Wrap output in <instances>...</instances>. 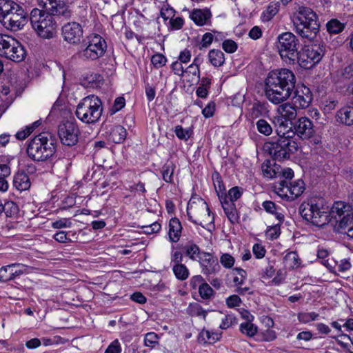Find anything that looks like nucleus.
I'll list each match as a JSON object with an SVG mask.
<instances>
[{"instance_id":"nucleus-3","label":"nucleus","mask_w":353,"mask_h":353,"mask_svg":"<svg viewBox=\"0 0 353 353\" xmlns=\"http://www.w3.org/2000/svg\"><path fill=\"white\" fill-rule=\"evenodd\" d=\"M187 213L189 219L210 231L214 228V216L211 214L207 203L201 197L192 196L188 201Z\"/></svg>"},{"instance_id":"nucleus-48","label":"nucleus","mask_w":353,"mask_h":353,"mask_svg":"<svg viewBox=\"0 0 353 353\" xmlns=\"http://www.w3.org/2000/svg\"><path fill=\"white\" fill-rule=\"evenodd\" d=\"M261 169L265 177L273 179L276 176L277 172L274 168H272L271 161L270 160H266L262 163Z\"/></svg>"},{"instance_id":"nucleus-46","label":"nucleus","mask_w":353,"mask_h":353,"mask_svg":"<svg viewBox=\"0 0 353 353\" xmlns=\"http://www.w3.org/2000/svg\"><path fill=\"white\" fill-rule=\"evenodd\" d=\"M240 330L242 334L249 337L254 336L257 332V327L252 323V321H246L240 325Z\"/></svg>"},{"instance_id":"nucleus-1","label":"nucleus","mask_w":353,"mask_h":353,"mask_svg":"<svg viewBox=\"0 0 353 353\" xmlns=\"http://www.w3.org/2000/svg\"><path fill=\"white\" fill-rule=\"evenodd\" d=\"M292 20L294 32L302 38L312 40L319 32L318 17L311 8H299Z\"/></svg>"},{"instance_id":"nucleus-32","label":"nucleus","mask_w":353,"mask_h":353,"mask_svg":"<svg viewBox=\"0 0 353 353\" xmlns=\"http://www.w3.org/2000/svg\"><path fill=\"white\" fill-rule=\"evenodd\" d=\"M220 337L221 334L203 329L199 334L198 341L201 343L212 344L219 341Z\"/></svg>"},{"instance_id":"nucleus-42","label":"nucleus","mask_w":353,"mask_h":353,"mask_svg":"<svg viewBox=\"0 0 353 353\" xmlns=\"http://www.w3.org/2000/svg\"><path fill=\"white\" fill-rule=\"evenodd\" d=\"M232 274L233 276L232 282L234 286L242 285L247 278L246 272L239 268L233 269Z\"/></svg>"},{"instance_id":"nucleus-31","label":"nucleus","mask_w":353,"mask_h":353,"mask_svg":"<svg viewBox=\"0 0 353 353\" xmlns=\"http://www.w3.org/2000/svg\"><path fill=\"white\" fill-rule=\"evenodd\" d=\"M181 225L176 218L171 219L169 223V238L172 242H177L181 233Z\"/></svg>"},{"instance_id":"nucleus-26","label":"nucleus","mask_w":353,"mask_h":353,"mask_svg":"<svg viewBox=\"0 0 353 353\" xmlns=\"http://www.w3.org/2000/svg\"><path fill=\"white\" fill-rule=\"evenodd\" d=\"M336 121L347 126L352 125L353 108L351 106H345L340 108L336 114Z\"/></svg>"},{"instance_id":"nucleus-36","label":"nucleus","mask_w":353,"mask_h":353,"mask_svg":"<svg viewBox=\"0 0 353 353\" xmlns=\"http://www.w3.org/2000/svg\"><path fill=\"white\" fill-rule=\"evenodd\" d=\"M345 23L340 21L337 19H330L326 24L327 30L330 34H339L345 28Z\"/></svg>"},{"instance_id":"nucleus-57","label":"nucleus","mask_w":353,"mask_h":353,"mask_svg":"<svg viewBox=\"0 0 353 353\" xmlns=\"http://www.w3.org/2000/svg\"><path fill=\"white\" fill-rule=\"evenodd\" d=\"M199 294L203 299H208L212 294L213 290L212 288L207 283H203L200 285Z\"/></svg>"},{"instance_id":"nucleus-16","label":"nucleus","mask_w":353,"mask_h":353,"mask_svg":"<svg viewBox=\"0 0 353 353\" xmlns=\"http://www.w3.org/2000/svg\"><path fill=\"white\" fill-rule=\"evenodd\" d=\"M26 23V13L19 5L8 15L3 17L1 23L8 29L17 31L21 29Z\"/></svg>"},{"instance_id":"nucleus-49","label":"nucleus","mask_w":353,"mask_h":353,"mask_svg":"<svg viewBox=\"0 0 353 353\" xmlns=\"http://www.w3.org/2000/svg\"><path fill=\"white\" fill-rule=\"evenodd\" d=\"M319 314L312 312H300L297 315L299 321L301 323H308L310 322L316 321Z\"/></svg>"},{"instance_id":"nucleus-60","label":"nucleus","mask_w":353,"mask_h":353,"mask_svg":"<svg viewBox=\"0 0 353 353\" xmlns=\"http://www.w3.org/2000/svg\"><path fill=\"white\" fill-rule=\"evenodd\" d=\"M352 264L349 259H343L336 263L337 270L340 272H345L350 269Z\"/></svg>"},{"instance_id":"nucleus-22","label":"nucleus","mask_w":353,"mask_h":353,"mask_svg":"<svg viewBox=\"0 0 353 353\" xmlns=\"http://www.w3.org/2000/svg\"><path fill=\"white\" fill-rule=\"evenodd\" d=\"M312 100V94L310 90L305 86L299 88L294 92V95L292 99L293 104L299 109L307 108Z\"/></svg>"},{"instance_id":"nucleus-63","label":"nucleus","mask_w":353,"mask_h":353,"mask_svg":"<svg viewBox=\"0 0 353 353\" xmlns=\"http://www.w3.org/2000/svg\"><path fill=\"white\" fill-rule=\"evenodd\" d=\"M121 347L117 339L113 341L107 347L105 353H121Z\"/></svg>"},{"instance_id":"nucleus-54","label":"nucleus","mask_w":353,"mask_h":353,"mask_svg":"<svg viewBox=\"0 0 353 353\" xmlns=\"http://www.w3.org/2000/svg\"><path fill=\"white\" fill-rule=\"evenodd\" d=\"M166 61L167 59L165 57H164L161 54H156L153 55L151 58V62L152 65L157 68H159L165 65Z\"/></svg>"},{"instance_id":"nucleus-51","label":"nucleus","mask_w":353,"mask_h":353,"mask_svg":"<svg viewBox=\"0 0 353 353\" xmlns=\"http://www.w3.org/2000/svg\"><path fill=\"white\" fill-rule=\"evenodd\" d=\"M243 192V188L235 186L229 190L228 195H223V196H227V200L229 202L234 203L242 196Z\"/></svg>"},{"instance_id":"nucleus-30","label":"nucleus","mask_w":353,"mask_h":353,"mask_svg":"<svg viewBox=\"0 0 353 353\" xmlns=\"http://www.w3.org/2000/svg\"><path fill=\"white\" fill-rule=\"evenodd\" d=\"M13 184L18 190L23 191L30 187V181L27 174L19 172L14 175Z\"/></svg>"},{"instance_id":"nucleus-62","label":"nucleus","mask_w":353,"mask_h":353,"mask_svg":"<svg viewBox=\"0 0 353 353\" xmlns=\"http://www.w3.org/2000/svg\"><path fill=\"white\" fill-rule=\"evenodd\" d=\"M214 185L216 191L218 192V196L220 195L219 192H222L224 190L223 185L221 181V176L219 173L216 172L212 175Z\"/></svg>"},{"instance_id":"nucleus-19","label":"nucleus","mask_w":353,"mask_h":353,"mask_svg":"<svg viewBox=\"0 0 353 353\" xmlns=\"http://www.w3.org/2000/svg\"><path fill=\"white\" fill-rule=\"evenodd\" d=\"M293 90L281 87L265 86V95L273 104L278 105L286 101L291 96Z\"/></svg>"},{"instance_id":"nucleus-37","label":"nucleus","mask_w":353,"mask_h":353,"mask_svg":"<svg viewBox=\"0 0 353 353\" xmlns=\"http://www.w3.org/2000/svg\"><path fill=\"white\" fill-rule=\"evenodd\" d=\"M284 263L286 267L294 269L301 265V259L295 252H288L284 257Z\"/></svg>"},{"instance_id":"nucleus-24","label":"nucleus","mask_w":353,"mask_h":353,"mask_svg":"<svg viewBox=\"0 0 353 353\" xmlns=\"http://www.w3.org/2000/svg\"><path fill=\"white\" fill-rule=\"evenodd\" d=\"M219 198L228 220L233 224L238 223L239 216L234 203L229 202L228 200H227V196H223V194L219 195Z\"/></svg>"},{"instance_id":"nucleus-14","label":"nucleus","mask_w":353,"mask_h":353,"mask_svg":"<svg viewBox=\"0 0 353 353\" xmlns=\"http://www.w3.org/2000/svg\"><path fill=\"white\" fill-rule=\"evenodd\" d=\"M276 192L283 198L294 200L299 196L305 190L303 181L299 179L291 183L286 180L281 181L274 186Z\"/></svg>"},{"instance_id":"nucleus-55","label":"nucleus","mask_w":353,"mask_h":353,"mask_svg":"<svg viewBox=\"0 0 353 353\" xmlns=\"http://www.w3.org/2000/svg\"><path fill=\"white\" fill-rule=\"evenodd\" d=\"M252 252L256 259H261L265 256L266 250L261 243H255L252 247Z\"/></svg>"},{"instance_id":"nucleus-50","label":"nucleus","mask_w":353,"mask_h":353,"mask_svg":"<svg viewBox=\"0 0 353 353\" xmlns=\"http://www.w3.org/2000/svg\"><path fill=\"white\" fill-rule=\"evenodd\" d=\"M174 133L178 139L181 140H188L192 134L191 128H183L181 125H176L174 128Z\"/></svg>"},{"instance_id":"nucleus-25","label":"nucleus","mask_w":353,"mask_h":353,"mask_svg":"<svg viewBox=\"0 0 353 353\" xmlns=\"http://www.w3.org/2000/svg\"><path fill=\"white\" fill-rule=\"evenodd\" d=\"M190 17L196 25L203 26L210 23L212 13L208 9H194Z\"/></svg>"},{"instance_id":"nucleus-44","label":"nucleus","mask_w":353,"mask_h":353,"mask_svg":"<svg viewBox=\"0 0 353 353\" xmlns=\"http://www.w3.org/2000/svg\"><path fill=\"white\" fill-rule=\"evenodd\" d=\"M20 273V272H17L10 268V267L8 265L3 266L0 269V281L1 282H7L11 280H13L16 278V275Z\"/></svg>"},{"instance_id":"nucleus-53","label":"nucleus","mask_w":353,"mask_h":353,"mask_svg":"<svg viewBox=\"0 0 353 353\" xmlns=\"http://www.w3.org/2000/svg\"><path fill=\"white\" fill-rule=\"evenodd\" d=\"M234 258L230 254H223L220 257V263L225 268H231L234 265Z\"/></svg>"},{"instance_id":"nucleus-33","label":"nucleus","mask_w":353,"mask_h":353,"mask_svg":"<svg viewBox=\"0 0 353 353\" xmlns=\"http://www.w3.org/2000/svg\"><path fill=\"white\" fill-rule=\"evenodd\" d=\"M208 59L214 67H220L225 63L224 53L219 50H211L208 52Z\"/></svg>"},{"instance_id":"nucleus-7","label":"nucleus","mask_w":353,"mask_h":353,"mask_svg":"<svg viewBox=\"0 0 353 353\" xmlns=\"http://www.w3.org/2000/svg\"><path fill=\"white\" fill-rule=\"evenodd\" d=\"M55 152L53 141L41 133L35 136L29 143L27 154L34 161H43L50 158Z\"/></svg>"},{"instance_id":"nucleus-29","label":"nucleus","mask_w":353,"mask_h":353,"mask_svg":"<svg viewBox=\"0 0 353 353\" xmlns=\"http://www.w3.org/2000/svg\"><path fill=\"white\" fill-rule=\"evenodd\" d=\"M336 223L334 230L339 233H343L347 228L353 223V212H348L343 216L336 219Z\"/></svg>"},{"instance_id":"nucleus-20","label":"nucleus","mask_w":353,"mask_h":353,"mask_svg":"<svg viewBox=\"0 0 353 353\" xmlns=\"http://www.w3.org/2000/svg\"><path fill=\"white\" fill-rule=\"evenodd\" d=\"M294 133L302 139H309L314 134V125L306 117L299 118L294 125Z\"/></svg>"},{"instance_id":"nucleus-34","label":"nucleus","mask_w":353,"mask_h":353,"mask_svg":"<svg viewBox=\"0 0 353 353\" xmlns=\"http://www.w3.org/2000/svg\"><path fill=\"white\" fill-rule=\"evenodd\" d=\"M183 250L185 252L186 256L192 261H197L203 252L200 250V248L197 245L192 242H190L184 245L183 247Z\"/></svg>"},{"instance_id":"nucleus-43","label":"nucleus","mask_w":353,"mask_h":353,"mask_svg":"<svg viewBox=\"0 0 353 353\" xmlns=\"http://www.w3.org/2000/svg\"><path fill=\"white\" fill-rule=\"evenodd\" d=\"M125 137L126 130L123 127L117 125L112 130L111 138L114 143H121L125 140Z\"/></svg>"},{"instance_id":"nucleus-12","label":"nucleus","mask_w":353,"mask_h":353,"mask_svg":"<svg viewBox=\"0 0 353 353\" xmlns=\"http://www.w3.org/2000/svg\"><path fill=\"white\" fill-rule=\"evenodd\" d=\"M296 78L293 72L287 68L274 70L270 72L265 81V86L281 87L294 90Z\"/></svg>"},{"instance_id":"nucleus-9","label":"nucleus","mask_w":353,"mask_h":353,"mask_svg":"<svg viewBox=\"0 0 353 353\" xmlns=\"http://www.w3.org/2000/svg\"><path fill=\"white\" fill-rule=\"evenodd\" d=\"M277 48L283 60L293 63L297 59V39L292 32H286L279 35Z\"/></svg>"},{"instance_id":"nucleus-2","label":"nucleus","mask_w":353,"mask_h":353,"mask_svg":"<svg viewBox=\"0 0 353 353\" xmlns=\"http://www.w3.org/2000/svg\"><path fill=\"white\" fill-rule=\"evenodd\" d=\"M300 214L305 220L317 227L324 226L330 221V208L321 199H312L302 203Z\"/></svg>"},{"instance_id":"nucleus-59","label":"nucleus","mask_w":353,"mask_h":353,"mask_svg":"<svg viewBox=\"0 0 353 353\" xmlns=\"http://www.w3.org/2000/svg\"><path fill=\"white\" fill-rule=\"evenodd\" d=\"M215 107L216 104L214 101L209 102L202 110L203 117L205 118L212 117L214 115Z\"/></svg>"},{"instance_id":"nucleus-47","label":"nucleus","mask_w":353,"mask_h":353,"mask_svg":"<svg viewBox=\"0 0 353 353\" xmlns=\"http://www.w3.org/2000/svg\"><path fill=\"white\" fill-rule=\"evenodd\" d=\"M175 166L172 162L167 163L162 168V175L163 180L167 183L172 182V175L174 174Z\"/></svg>"},{"instance_id":"nucleus-13","label":"nucleus","mask_w":353,"mask_h":353,"mask_svg":"<svg viewBox=\"0 0 353 353\" xmlns=\"http://www.w3.org/2000/svg\"><path fill=\"white\" fill-rule=\"evenodd\" d=\"M324 54L323 45L307 46L298 54L296 60L301 68L310 69L322 59Z\"/></svg>"},{"instance_id":"nucleus-39","label":"nucleus","mask_w":353,"mask_h":353,"mask_svg":"<svg viewBox=\"0 0 353 353\" xmlns=\"http://www.w3.org/2000/svg\"><path fill=\"white\" fill-rule=\"evenodd\" d=\"M172 271L176 278L181 281L187 279L190 275L188 268L183 263L173 265Z\"/></svg>"},{"instance_id":"nucleus-23","label":"nucleus","mask_w":353,"mask_h":353,"mask_svg":"<svg viewBox=\"0 0 353 353\" xmlns=\"http://www.w3.org/2000/svg\"><path fill=\"white\" fill-rule=\"evenodd\" d=\"M299 109L296 107L293 102H287L282 103L277 108L278 113L281 115L276 119L280 125H284V121H292L294 120L297 116V110Z\"/></svg>"},{"instance_id":"nucleus-35","label":"nucleus","mask_w":353,"mask_h":353,"mask_svg":"<svg viewBox=\"0 0 353 353\" xmlns=\"http://www.w3.org/2000/svg\"><path fill=\"white\" fill-rule=\"evenodd\" d=\"M18 4L12 0H0V21L12 12Z\"/></svg>"},{"instance_id":"nucleus-8","label":"nucleus","mask_w":353,"mask_h":353,"mask_svg":"<svg viewBox=\"0 0 353 353\" xmlns=\"http://www.w3.org/2000/svg\"><path fill=\"white\" fill-rule=\"evenodd\" d=\"M0 56L19 63L25 59L26 51L22 44L14 37L0 34Z\"/></svg>"},{"instance_id":"nucleus-58","label":"nucleus","mask_w":353,"mask_h":353,"mask_svg":"<svg viewBox=\"0 0 353 353\" xmlns=\"http://www.w3.org/2000/svg\"><path fill=\"white\" fill-rule=\"evenodd\" d=\"M144 342L146 346L154 347L158 343V336L154 332H149L145 334Z\"/></svg>"},{"instance_id":"nucleus-45","label":"nucleus","mask_w":353,"mask_h":353,"mask_svg":"<svg viewBox=\"0 0 353 353\" xmlns=\"http://www.w3.org/2000/svg\"><path fill=\"white\" fill-rule=\"evenodd\" d=\"M187 312L192 316H200L203 319L206 316V312L196 303H190L187 308Z\"/></svg>"},{"instance_id":"nucleus-38","label":"nucleus","mask_w":353,"mask_h":353,"mask_svg":"<svg viewBox=\"0 0 353 353\" xmlns=\"http://www.w3.org/2000/svg\"><path fill=\"white\" fill-rule=\"evenodd\" d=\"M279 8V2H271L266 10L263 12V21H268L272 19L278 13Z\"/></svg>"},{"instance_id":"nucleus-61","label":"nucleus","mask_w":353,"mask_h":353,"mask_svg":"<svg viewBox=\"0 0 353 353\" xmlns=\"http://www.w3.org/2000/svg\"><path fill=\"white\" fill-rule=\"evenodd\" d=\"M241 300L238 295L233 294L226 299V304L228 307L232 308L239 306Z\"/></svg>"},{"instance_id":"nucleus-11","label":"nucleus","mask_w":353,"mask_h":353,"mask_svg":"<svg viewBox=\"0 0 353 353\" xmlns=\"http://www.w3.org/2000/svg\"><path fill=\"white\" fill-rule=\"evenodd\" d=\"M296 78L293 72L287 68L274 70L270 72L265 81V86L281 87L294 90Z\"/></svg>"},{"instance_id":"nucleus-21","label":"nucleus","mask_w":353,"mask_h":353,"mask_svg":"<svg viewBox=\"0 0 353 353\" xmlns=\"http://www.w3.org/2000/svg\"><path fill=\"white\" fill-rule=\"evenodd\" d=\"M197 261L204 274H214L220 269L217 260L209 252H203Z\"/></svg>"},{"instance_id":"nucleus-27","label":"nucleus","mask_w":353,"mask_h":353,"mask_svg":"<svg viewBox=\"0 0 353 353\" xmlns=\"http://www.w3.org/2000/svg\"><path fill=\"white\" fill-rule=\"evenodd\" d=\"M347 212H352V210L350 205L343 201L335 202L330 210V214H332V217L335 219L343 216L347 214Z\"/></svg>"},{"instance_id":"nucleus-28","label":"nucleus","mask_w":353,"mask_h":353,"mask_svg":"<svg viewBox=\"0 0 353 353\" xmlns=\"http://www.w3.org/2000/svg\"><path fill=\"white\" fill-rule=\"evenodd\" d=\"M103 81V77L97 73H87L84 74L81 79V84L85 88H98Z\"/></svg>"},{"instance_id":"nucleus-56","label":"nucleus","mask_w":353,"mask_h":353,"mask_svg":"<svg viewBox=\"0 0 353 353\" xmlns=\"http://www.w3.org/2000/svg\"><path fill=\"white\" fill-rule=\"evenodd\" d=\"M223 49L228 53H233L237 49V44L231 39H227L223 42Z\"/></svg>"},{"instance_id":"nucleus-5","label":"nucleus","mask_w":353,"mask_h":353,"mask_svg":"<svg viewBox=\"0 0 353 353\" xmlns=\"http://www.w3.org/2000/svg\"><path fill=\"white\" fill-rule=\"evenodd\" d=\"M102 112L101 99L97 96L91 94L81 99L77 106L75 114L83 123L93 124L100 119Z\"/></svg>"},{"instance_id":"nucleus-52","label":"nucleus","mask_w":353,"mask_h":353,"mask_svg":"<svg viewBox=\"0 0 353 353\" xmlns=\"http://www.w3.org/2000/svg\"><path fill=\"white\" fill-rule=\"evenodd\" d=\"M236 323V319L233 314H227L222 319L219 327L222 330H226Z\"/></svg>"},{"instance_id":"nucleus-18","label":"nucleus","mask_w":353,"mask_h":353,"mask_svg":"<svg viewBox=\"0 0 353 353\" xmlns=\"http://www.w3.org/2000/svg\"><path fill=\"white\" fill-rule=\"evenodd\" d=\"M83 28L77 22H68L62 28L63 39L70 44H79L83 38Z\"/></svg>"},{"instance_id":"nucleus-6","label":"nucleus","mask_w":353,"mask_h":353,"mask_svg":"<svg viewBox=\"0 0 353 353\" xmlns=\"http://www.w3.org/2000/svg\"><path fill=\"white\" fill-rule=\"evenodd\" d=\"M30 20L32 28L41 37L51 39L56 35L57 23L50 14L34 8L30 12Z\"/></svg>"},{"instance_id":"nucleus-64","label":"nucleus","mask_w":353,"mask_h":353,"mask_svg":"<svg viewBox=\"0 0 353 353\" xmlns=\"http://www.w3.org/2000/svg\"><path fill=\"white\" fill-rule=\"evenodd\" d=\"M170 24L172 29L180 30L183 26L184 20L181 17H177L176 18H171L170 20Z\"/></svg>"},{"instance_id":"nucleus-17","label":"nucleus","mask_w":353,"mask_h":353,"mask_svg":"<svg viewBox=\"0 0 353 353\" xmlns=\"http://www.w3.org/2000/svg\"><path fill=\"white\" fill-rule=\"evenodd\" d=\"M39 4L52 16H63L66 19L71 16L69 6L64 0H39Z\"/></svg>"},{"instance_id":"nucleus-4","label":"nucleus","mask_w":353,"mask_h":353,"mask_svg":"<svg viewBox=\"0 0 353 353\" xmlns=\"http://www.w3.org/2000/svg\"><path fill=\"white\" fill-rule=\"evenodd\" d=\"M276 132L279 139L276 141L266 143L265 150L274 160L281 161L289 159L290 154L295 152L298 149L296 142L292 136L289 134L294 132H288L285 134L281 129H277Z\"/></svg>"},{"instance_id":"nucleus-40","label":"nucleus","mask_w":353,"mask_h":353,"mask_svg":"<svg viewBox=\"0 0 353 353\" xmlns=\"http://www.w3.org/2000/svg\"><path fill=\"white\" fill-rule=\"evenodd\" d=\"M262 207L268 213L275 215L276 218L279 221H282L283 220V215L279 212V208L274 202L271 201H263L262 203Z\"/></svg>"},{"instance_id":"nucleus-41","label":"nucleus","mask_w":353,"mask_h":353,"mask_svg":"<svg viewBox=\"0 0 353 353\" xmlns=\"http://www.w3.org/2000/svg\"><path fill=\"white\" fill-rule=\"evenodd\" d=\"M257 131L264 135L270 136L272 134L273 129L271 124L264 119H260L256 122Z\"/></svg>"},{"instance_id":"nucleus-15","label":"nucleus","mask_w":353,"mask_h":353,"mask_svg":"<svg viewBox=\"0 0 353 353\" xmlns=\"http://www.w3.org/2000/svg\"><path fill=\"white\" fill-rule=\"evenodd\" d=\"M58 134L63 145L72 146L78 142L79 130L76 123L65 121L59 125Z\"/></svg>"},{"instance_id":"nucleus-10","label":"nucleus","mask_w":353,"mask_h":353,"mask_svg":"<svg viewBox=\"0 0 353 353\" xmlns=\"http://www.w3.org/2000/svg\"><path fill=\"white\" fill-rule=\"evenodd\" d=\"M85 48L79 51V57L85 60H96L101 57L106 50V42L99 34H93L86 38Z\"/></svg>"}]
</instances>
